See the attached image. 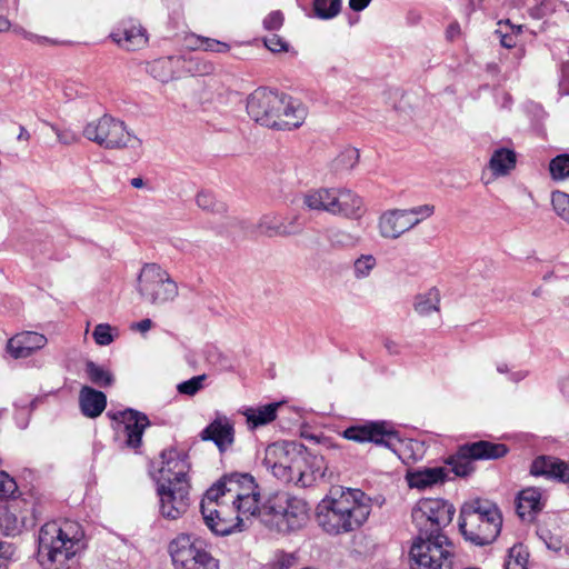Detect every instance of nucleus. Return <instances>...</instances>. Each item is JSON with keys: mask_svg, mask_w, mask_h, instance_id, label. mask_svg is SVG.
<instances>
[{"mask_svg": "<svg viewBox=\"0 0 569 569\" xmlns=\"http://www.w3.org/2000/svg\"><path fill=\"white\" fill-rule=\"evenodd\" d=\"M206 379V375L192 377L191 379L179 383L177 386V390L181 395L194 396L198 391H200L203 388V381Z\"/></svg>", "mask_w": 569, "mask_h": 569, "instance_id": "nucleus-46", "label": "nucleus"}, {"mask_svg": "<svg viewBox=\"0 0 569 569\" xmlns=\"http://www.w3.org/2000/svg\"><path fill=\"white\" fill-rule=\"evenodd\" d=\"M440 293L437 288H431L415 298L413 309L420 316H428L432 311H439Z\"/></svg>", "mask_w": 569, "mask_h": 569, "instance_id": "nucleus-33", "label": "nucleus"}, {"mask_svg": "<svg viewBox=\"0 0 569 569\" xmlns=\"http://www.w3.org/2000/svg\"><path fill=\"white\" fill-rule=\"evenodd\" d=\"M343 436L346 439L357 442H373L393 452L397 451V446L401 442L398 431L387 428V423L383 421L350 427L345 430Z\"/></svg>", "mask_w": 569, "mask_h": 569, "instance_id": "nucleus-14", "label": "nucleus"}, {"mask_svg": "<svg viewBox=\"0 0 569 569\" xmlns=\"http://www.w3.org/2000/svg\"><path fill=\"white\" fill-rule=\"evenodd\" d=\"M383 345L389 355H399L401 352L400 345L391 339H386Z\"/></svg>", "mask_w": 569, "mask_h": 569, "instance_id": "nucleus-61", "label": "nucleus"}, {"mask_svg": "<svg viewBox=\"0 0 569 569\" xmlns=\"http://www.w3.org/2000/svg\"><path fill=\"white\" fill-rule=\"evenodd\" d=\"M14 556L11 543H0V569H8Z\"/></svg>", "mask_w": 569, "mask_h": 569, "instance_id": "nucleus-57", "label": "nucleus"}, {"mask_svg": "<svg viewBox=\"0 0 569 569\" xmlns=\"http://www.w3.org/2000/svg\"><path fill=\"white\" fill-rule=\"evenodd\" d=\"M446 479V470L442 467L423 468L409 470L406 480L410 488L426 489L433 485L443 482Z\"/></svg>", "mask_w": 569, "mask_h": 569, "instance_id": "nucleus-28", "label": "nucleus"}, {"mask_svg": "<svg viewBox=\"0 0 569 569\" xmlns=\"http://www.w3.org/2000/svg\"><path fill=\"white\" fill-rule=\"evenodd\" d=\"M266 515L273 518L280 531H293L302 528L309 519V506L306 500L288 492L272 495L263 505Z\"/></svg>", "mask_w": 569, "mask_h": 569, "instance_id": "nucleus-11", "label": "nucleus"}, {"mask_svg": "<svg viewBox=\"0 0 569 569\" xmlns=\"http://www.w3.org/2000/svg\"><path fill=\"white\" fill-rule=\"evenodd\" d=\"M330 214L347 219H359L365 213L363 200L347 188H332Z\"/></svg>", "mask_w": 569, "mask_h": 569, "instance_id": "nucleus-20", "label": "nucleus"}, {"mask_svg": "<svg viewBox=\"0 0 569 569\" xmlns=\"http://www.w3.org/2000/svg\"><path fill=\"white\" fill-rule=\"evenodd\" d=\"M302 231V226L298 217H292L288 221L281 220V237H290L299 234Z\"/></svg>", "mask_w": 569, "mask_h": 569, "instance_id": "nucleus-52", "label": "nucleus"}, {"mask_svg": "<svg viewBox=\"0 0 569 569\" xmlns=\"http://www.w3.org/2000/svg\"><path fill=\"white\" fill-rule=\"evenodd\" d=\"M283 24V14L281 11H272L263 19V27L267 30H279Z\"/></svg>", "mask_w": 569, "mask_h": 569, "instance_id": "nucleus-53", "label": "nucleus"}, {"mask_svg": "<svg viewBox=\"0 0 569 569\" xmlns=\"http://www.w3.org/2000/svg\"><path fill=\"white\" fill-rule=\"evenodd\" d=\"M48 342L46 336L34 331L14 335L7 342V352L14 359L28 358Z\"/></svg>", "mask_w": 569, "mask_h": 569, "instance_id": "nucleus-22", "label": "nucleus"}, {"mask_svg": "<svg viewBox=\"0 0 569 569\" xmlns=\"http://www.w3.org/2000/svg\"><path fill=\"white\" fill-rule=\"evenodd\" d=\"M455 511V507L442 499L420 500L411 511L418 536L428 538L445 536L442 529L451 523Z\"/></svg>", "mask_w": 569, "mask_h": 569, "instance_id": "nucleus-12", "label": "nucleus"}, {"mask_svg": "<svg viewBox=\"0 0 569 569\" xmlns=\"http://www.w3.org/2000/svg\"><path fill=\"white\" fill-rule=\"evenodd\" d=\"M84 371L88 379L96 386L106 388L113 383V375L91 360L86 362Z\"/></svg>", "mask_w": 569, "mask_h": 569, "instance_id": "nucleus-35", "label": "nucleus"}, {"mask_svg": "<svg viewBox=\"0 0 569 569\" xmlns=\"http://www.w3.org/2000/svg\"><path fill=\"white\" fill-rule=\"evenodd\" d=\"M508 451L505 443L479 440L460 446L457 452L447 459V463L456 476L467 477L475 470L473 461L499 459Z\"/></svg>", "mask_w": 569, "mask_h": 569, "instance_id": "nucleus-13", "label": "nucleus"}, {"mask_svg": "<svg viewBox=\"0 0 569 569\" xmlns=\"http://www.w3.org/2000/svg\"><path fill=\"white\" fill-rule=\"evenodd\" d=\"M197 41L199 42V47L204 51L224 53L230 50L228 43L216 39L199 36L197 37Z\"/></svg>", "mask_w": 569, "mask_h": 569, "instance_id": "nucleus-48", "label": "nucleus"}, {"mask_svg": "<svg viewBox=\"0 0 569 569\" xmlns=\"http://www.w3.org/2000/svg\"><path fill=\"white\" fill-rule=\"evenodd\" d=\"M160 458L162 466L159 469V482L180 485V482H188L187 475L190 469L188 456L184 452L178 451L174 448L166 449L161 452Z\"/></svg>", "mask_w": 569, "mask_h": 569, "instance_id": "nucleus-17", "label": "nucleus"}, {"mask_svg": "<svg viewBox=\"0 0 569 569\" xmlns=\"http://www.w3.org/2000/svg\"><path fill=\"white\" fill-rule=\"evenodd\" d=\"M18 489L13 478L7 472L0 471V500L11 497Z\"/></svg>", "mask_w": 569, "mask_h": 569, "instance_id": "nucleus-50", "label": "nucleus"}, {"mask_svg": "<svg viewBox=\"0 0 569 569\" xmlns=\"http://www.w3.org/2000/svg\"><path fill=\"white\" fill-rule=\"evenodd\" d=\"M93 339L99 346H108L113 341V337L111 335V327L107 323L98 325L93 330Z\"/></svg>", "mask_w": 569, "mask_h": 569, "instance_id": "nucleus-51", "label": "nucleus"}, {"mask_svg": "<svg viewBox=\"0 0 569 569\" xmlns=\"http://www.w3.org/2000/svg\"><path fill=\"white\" fill-rule=\"evenodd\" d=\"M50 128L56 132L57 134V139L59 142L63 143V144H68V143H71L72 141H74V137L68 132H62L60 131L54 124H49Z\"/></svg>", "mask_w": 569, "mask_h": 569, "instance_id": "nucleus-60", "label": "nucleus"}, {"mask_svg": "<svg viewBox=\"0 0 569 569\" xmlns=\"http://www.w3.org/2000/svg\"><path fill=\"white\" fill-rule=\"evenodd\" d=\"M306 465L301 468L303 475L308 476V480H299V487L306 488L312 486L318 479L326 475L327 466L325 458L321 455L313 453L305 447Z\"/></svg>", "mask_w": 569, "mask_h": 569, "instance_id": "nucleus-29", "label": "nucleus"}, {"mask_svg": "<svg viewBox=\"0 0 569 569\" xmlns=\"http://www.w3.org/2000/svg\"><path fill=\"white\" fill-rule=\"evenodd\" d=\"M281 220L276 213L263 214L257 223V230L268 238L281 237Z\"/></svg>", "mask_w": 569, "mask_h": 569, "instance_id": "nucleus-37", "label": "nucleus"}, {"mask_svg": "<svg viewBox=\"0 0 569 569\" xmlns=\"http://www.w3.org/2000/svg\"><path fill=\"white\" fill-rule=\"evenodd\" d=\"M305 446L295 441H276L264 449L262 465L278 480L299 487V480H308L302 467L307 463Z\"/></svg>", "mask_w": 569, "mask_h": 569, "instance_id": "nucleus-5", "label": "nucleus"}, {"mask_svg": "<svg viewBox=\"0 0 569 569\" xmlns=\"http://www.w3.org/2000/svg\"><path fill=\"white\" fill-rule=\"evenodd\" d=\"M420 223L407 209H392L383 212L378 221L379 233L385 239H398Z\"/></svg>", "mask_w": 569, "mask_h": 569, "instance_id": "nucleus-19", "label": "nucleus"}, {"mask_svg": "<svg viewBox=\"0 0 569 569\" xmlns=\"http://www.w3.org/2000/svg\"><path fill=\"white\" fill-rule=\"evenodd\" d=\"M141 299L151 306H163L179 296L177 282L157 263H146L137 279Z\"/></svg>", "mask_w": 569, "mask_h": 569, "instance_id": "nucleus-9", "label": "nucleus"}, {"mask_svg": "<svg viewBox=\"0 0 569 569\" xmlns=\"http://www.w3.org/2000/svg\"><path fill=\"white\" fill-rule=\"evenodd\" d=\"M559 466L560 467L557 470L555 479H559L560 481L569 485V463L560 461Z\"/></svg>", "mask_w": 569, "mask_h": 569, "instance_id": "nucleus-59", "label": "nucleus"}, {"mask_svg": "<svg viewBox=\"0 0 569 569\" xmlns=\"http://www.w3.org/2000/svg\"><path fill=\"white\" fill-rule=\"evenodd\" d=\"M529 552L522 545H515L509 550L505 562V569H528Z\"/></svg>", "mask_w": 569, "mask_h": 569, "instance_id": "nucleus-39", "label": "nucleus"}, {"mask_svg": "<svg viewBox=\"0 0 569 569\" xmlns=\"http://www.w3.org/2000/svg\"><path fill=\"white\" fill-rule=\"evenodd\" d=\"M280 406L281 402H271L264 406L243 409L241 413L246 417L248 429L256 430L272 422L277 418V411Z\"/></svg>", "mask_w": 569, "mask_h": 569, "instance_id": "nucleus-27", "label": "nucleus"}, {"mask_svg": "<svg viewBox=\"0 0 569 569\" xmlns=\"http://www.w3.org/2000/svg\"><path fill=\"white\" fill-rule=\"evenodd\" d=\"M517 157L515 151L500 148L492 153L489 168L495 176H505L516 167Z\"/></svg>", "mask_w": 569, "mask_h": 569, "instance_id": "nucleus-32", "label": "nucleus"}, {"mask_svg": "<svg viewBox=\"0 0 569 569\" xmlns=\"http://www.w3.org/2000/svg\"><path fill=\"white\" fill-rule=\"evenodd\" d=\"M551 204L556 213L569 223V194L562 191H553Z\"/></svg>", "mask_w": 569, "mask_h": 569, "instance_id": "nucleus-44", "label": "nucleus"}, {"mask_svg": "<svg viewBox=\"0 0 569 569\" xmlns=\"http://www.w3.org/2000/svg\"><path fill=\"white\" fill-rule=\"evenodd\" d=\"M110 37L120 47L129 51L142 48L148 41L144 29L140 24L132 22L121 24Z\"/></svg>", "mask_w": 569, "mask_h": 569, "instance_id": "nucleus-23", "label": "nucleus"}, {"mask_svg": "<svg viewBox=\"0 0 569 569\" xmlns=\"http://www.w3.org/2000/svg\"><path fill=\"white\" fill-rule=\"evenodd\" d=\"M407 211L410 213L411 217L420 219L421 222L435 213V206L427 203L407 209Z\"/></svg>", "mask_w": 569, "mask_h": 569, "instance_id": "nucleus-55", "label": "nucleus"}, {"mask_svg": "<svg viewBox=\"0 0 569 569\" xmlns=\"http://www.w3.org/2000/svg\"><path fill=\"white\" fill-rule=\"evenodd\" d=\"M371 0H349V7L353 11H361L368 7Z\"/></svg>", "mask_w": 569, "mask_h": 569, "instance_id": "nucleus-64", "label": "nucleus"}, {"mask_svg": "<svg viewBox=\"0 0 569 569\" xmlns=\"http://www.w3.org/2000/svg\"><path fill=\"white\" fill-rule=\"evenodd\" d=\"M264 46L272 52H282L288 50V43L277 34L266 37Z\"/></svg>", "mask_w": 569, "mask_h": 569, "instance_id": "nucleus-54", "label": "nucleus"}, {"mask_svg": "<svg viewBox=\"0 0 569 569\" xmlns=\"http://www.w3.org/2000/svg\"><path fill=\"white\" fill-rule=\"evenodd\" d=\"M83 532L73 521L44 523L38 535V561L43 569H69L80 548Z\"/></svg>", "mask_w": 569, "mask_h": 569, "instance_id": "nucleus-3", "label": "nucleus"}, {"mask_svg": "<svg viewBox=\"0 0 569 569\" xmlns=\"http://www.w3.org/2000/svg\"><path fill=\"white\" fill-rule=\"evenodd\" d=\"M174 569H220L206 541L194 533H179L168 545Z\"/></svg>", "mask_w": 569, "mask_h": 569, "instance_id": "nucleus-8", "label": "nucleus"}, {"mask_svg": "<svg viewBox=\"0 0 569 569\" xmlns=\"http://www.w3.org/2000/svg\"><path fill=\"white\" fill-rule=\"evenodd\" d=\"M200 438L203 441H212L220 453H223L234 443V426L228 417L218 416L201 431Z\"/></svg>", "mask_w": 569, "mask_h": 569, "instance_id": "nucleus-21", "label": "nucleus"}, {"mask_svg": "<svg viewBox=\"0 0 569 569\" xmlns=\"http://www.w3.org/2000/svg\"><path fill=\"white\" fill-rule=\"evenodd\" d=\"M108 416L118 421V436L124 438L129 448H139L144 429L150 425L148 417L137 410L126 409L118 412H108Z\"/></svg>", "mask_w": 569, "mask_h": 569, "instance_id": "nucleus-16", "label": "nucleus"}, {"mask_svg": "<svg viewBox=\"0 0 569 569\" xmlns=\"http://www.w3.org/2000/svg\"><path fill=\"white\" fill-rule=\"evenodd\" d=\"M371 498L359 489L333 487L319 503L318 525L328 533L359 529L371 513Z\"/></svg>", "mask_w": 569, "mask_h": 569, "instance_id": "nucleus-1", "label": "nucleus"}, {"mask_svg": "<svg viewBox=\"0 0 569 569\" xmlns=\"http://www.w3.org/2000/svg\"><path fill=\"white\" fill-rule=\"evenodd\" d=\"M18 532V518L7 508L0 506V537L14 536Z\"/></svg>", "mask_w": 569, "mask_h": 569, "instance_id": "nucleus-43", "label": "nucleus"}, {"mask_svg": "<svg viewBox=\"0 0 569 569\" xmlns=\"http://www.w3.org/2000/svg\"><path fill=\"white\" fill-rule=\"evenodd\" d=\"M82 134L107 150H136L142 144V141L127 128L122 120L108 113L88 122L83 127Z\"/></svg>", "mask_w": 569, "mask_h": 569, "instance_id": "nucleus-6", "label": "nucleus"}, {"mask_svg": "<svg viewBox=\"0 0 569 569\" xmlns=\"http://www.w3.org/2000/svg\"><path fill=\"white\" fill-rule=\"evenodd\" d=\"M359 150L356 148H346L332 161V170L336 173H348L359 162Z\"/></svg>", "mask_w": 569, "mask_h": 569, "instance_id": "nucleus-34", "label": "nucleus"}, {"mask_svg": "<svg viewBox=\"0 0 569 569\" xmlns=\"http://www.w3.org/2000/svg\"><path fill=\"white\" fill-rule=\"evenodd\" d=\"M326 239L335 250H347L359 246L361 237L340 228H330L326 232Z\"/></svg>", "mask_w": 569, "mask_h": 569, "instance_id": "nucleus-31", "label": "nucleus"}, {"mask_svg": "<svg viewBox=\"0 0 569 569\" xmlns=\"http://www.w3.org/2000/svg\"><path fill=\"white\" fill-rule=\"evenodd\" d=\"M196 202L199 208L207 211L223 212L226 210L224 204L217 202L214 196L208 191H200L197 194Z\"/></svg>", "mask_w": 569, "mask_h": 569, "instance_id": "nucleus-45", "label": "nucleus"}, {"mask_svg": "<svg viewBox=\"0 0 569 569\" xmlns=\"http://www.w3.org/2000/svg\"><path fill=\"white\" fill-rule=\"evenodd\" d=\"M210 488H219L222 492L221 497L230 503H236L237 499H243L244 497L252 495L257 491V483L249 473L233 472L224 475Z\"/></svg>", "mask_w": 569, "mask_h": 569, "instance_id": "nucleus-18", "label": "nucleus"}, {"mask_svg": "<svg viewBox=\"0 0 569 569\" xmlns=\"http://www.w3.org/2000/svg\"><path fill=\"white\" fill-rule=\"evenodd\" d=\"M247 112L257 123L277 130L299 128L307 116L305 107L297 100L262 88L248 97Z\"/></svg>", "mask_w": 569, "mask_h": 569, "instance_id": "nucleus-2", "label": "nucleus"}, {"mask_svg": "<svg viewBox=\"0 0 569 569\" xmlns=\"http://www.w3.org/2000/svg\"><path fill=\"white\" fill-rule=\"evenodd\" d=\"M186 63H188L187 71L193 76L210 74L214 70V66L211 62L199 58H191Z\"/></svg>", "mask_w": 569, "mask_h": 569, "instance_id": "nucleus-47", "label": "nucleus"}, {"mask_svg": "<svg viewBox=\"0 0 569 569\" xmlns=\"http://www.w3.org/2000/svg\"><path fill=\"white\" fill-rule=\"evenodd\" d=\"M496 369L499 373H506L508 375V378L510 381L517 383L521 380H523L527 377L526 371H511L509 366L506 362H498L496 365Z\"/></svg>", "mask_w": 569, "mask_h": 569, "instance_id": "nucleus-56", "label": "nucleus"}, {"mask_svg": "<svg viewBox=\"0 0 569 569\" xmlns=\"http://www.w3.org/2000/svg\"><path fill=\"white\" fill-rule=\"evenodd\" d=\"M500 42H501L502 47L511 49V48L516 47V44H517L516 36L508 34V33L501 34Z\"/></svg>", "mask_w": 569, "mask_h": 569, "instance_id": "nucleus-62", "label": "nucleus"}, {"mask_svg": "<svg viewBox=\"0 0 569 569\" xmlns=\"http://www.w3.org/2000/svg\"><path fill=\"white\" fill-rule=\"evenodd\" d=\"M231 505L234 506L237 515L241 518L256 516L260 511V495L254 492L243 499H237V502Z\"/></svg>", "mask_w": 569, "mask_h": 569, "instance_id": "nucleus-38", "label": "nucleus"}, {"mask_svg": "<svg viewBox=\"0 0 569 569\" xmlns=\"http://www.w3.org/2000/svg\"><path fill=\"white\" fill-rule=\"evenodd\" d=\"M549 171L553 180L569 178V154L561 153L555 157L549 163Z\"/></svg>", "mask_w": 569, "mask_h": 569, "instance_id": "nucleus-42", "label": "nucleus"}, {"mask_svg": "<svg viewBox=\"0 0 569 569\" xmlns=\"http://www.w3.org/2000/svg\"><path fill=\"white\" fill-rule=\"evenodd\" d=\"M189 482H180V485L159 482L157 485L162 517L176 520L186 513L189 507Z\"/></svg>", "mask_w": 569, "mask_h": 569, "instance_id": "nucleus-15", "label": "nucleus"}, {"mask_svg": "<svg viewBox=\"0 0 569 569\" xmlns=\"http://www.w3.org/2000/svg\"><path fill=\"white\" fill-rule=\"evenodd\" d=\"M151 327L152 321L148 318L132 325V329L138 330L142 333L149 331Z\"/></svg>", "mask_w": 569, "mask_h": 569, "instance_id": "nucleus-63", "label": "nucleus"}, {"mask_svg": "<svg viewBox=\"0 0 569 569\" xmlns=\"http://www.w3.org/2000/svg\"><path fill=\"white\" fill-rule=\"evenodd\" d=\"M542 509L541 493L536 488H527L517 497L516 510L522 521L531 522Z\"/></svg>", "mask_w": 569, "mask_h": 569, "instance_id": "nucleus-25", "label": "nucleus"}, {"mask_svg": "<svg viewBox=\"0 0 569 569\" xmlns=\"http://www.w3.org/2000/svg\"><path fill=\"white\" fill-rule=\"evenodd\" d=\"M502 518L499 509L489 501L475 500L462 506L459 530L466 540L476 546L493 542L500 533Z\"/></svg>", "mask_w": 569, "mask_h": 569, "instance_id": "nucleus-4", "label": "nucleus"}, {"mask_svg": "<svg viewBox=\"0 0 569 569\" xmlns=\"http://www.w3.org/2000/svg\"><path fill=\"white\" fill-rule=\"evenodd\" d=\"M332 188H318L307 191L302 197V204L310 211L330 213Z\"/></svg>", "mask_w": 569, "mask_h": 569, "instance_id": "nucleus-30", "label": "nucleus"}, {"mask_svg": "<svg viewBox=\"0 0 569 569\" xmlns=\"http://www.w3.org/2000/svg\"><path fill=\"white\" fill-rule=\"evenodd\" d=\"M560 460L553 457L540 456L536 458L530 467V473L533 476H545L555 478Z\"/></svg>", "mask_w": 569, "mask_h": 569, "instance_id": "nucleus-36", "label": "nucleus"}, {"mask_svg": "<svg viewBox=\"0 0 569 569\" xmlns=\"http://www.w3.org/2000/svg\"><path fill=\"white\" fill-rule=\"evenodd\" d=\"M409 557L411 569H452L453 547L447 536H417Z\"/></svg>", "mask_w": 569, "mask_h": 569, "instance_id": "nucleus-10", "label": "nucleus"}, {"mask_svg": "<svg viewBox=\"0 0 569 569\" xmlns=\"http://www.w3.org/2000/svg\"><path fill=\"white\" fill-rule=\"evenodd\" d=\"M377 266V259L372 254H361L353 261V276L356 279H365L370 276Z\"/></svg>", "mask_w": 569, "mask_h": 569, "instance_id": "nucleus-41", "label": "nucleus"}, {"mask_svg": "<svg viewBox=\"0 0 569 569\" xmlns=\"http://www.w3.org/2000/svg\"><path fill=\"white\" fill-rule=\"evenodd\" d=\"M12 31L16 33V34H19L21 36L22 38L33 42V43H37V44H41V46H54L58 43L57 40H53L51 38H48V37H43V36H38L36 33H32L30 31H27L26 29H23L22 27H13L12 28Z\"/></svg>", "mask_w": 569, "mask_h": 569, "instance_id": "nucleus-49", "label": "nucleus"}, {"mask_svg": "<svg viewBox=\"0 0 569 569\" xmlns=\"http://www.w3.org/2000/svg\"><path fill=\"white\" fill-rule=\"evenodd\" d=\"M219 488H209L200 503V511L207 528L216 536H229L243 530V518L237 515L234 506L221 497Z\"/></svg>", "mask_w": 569, "mask_h": 569, "instance_id": "nucleus-7", "label": "nucleus"}, {"mask_svg": "<svg viewBox=\"0 0 569 569\" xmlns=\"http://www.w3.org/2000/svg\"><path fill=\"white\" fill-rule=\"evenodd\" d=\"M313 10L319 19H332L341 10V0H315Z\"/></svg>", "mask_w": 569, "mask_h": 569, "instance_id": "nucleus-40", "label": "nucleus"}, {"mask_svg": "<svg viewBox=\"0 0 569 569\" xmlns=\"http://www.w3.org/2000/svg\"><path fill=\"white\" fill-rule=\"evenodd\" d=\"M186 62L182 56L163 57L149 64V72L153 78L166 83L179 76Z\"/></svg>", "mask_w": 569, "mask_h": 569, "instance_id": "nucleus-24", "label": "nucleus"}, {"mask_svg": "<svg viewBox=\"0 0 569 569\" xmlns=\"http://www.w3.org/2000/svg\"><path fill=\"white\" fill-rule=\"evenodd\" d=\"M79 405L83 416L97 418L106 409L107 397L102 391L83 386L79 392Z\"/></svg>", "mask_w": 569, "mask_h": 569, "instance_id": "nucleus-26", "label": "nucleus"}, {"mask_svg": "<svg viewBox=\"0 0 569 569\" xmlns=\"http://www.w3.org/2000/svg\"><path fill=\"white\" fill-rule=\"evenodd\" d=\"M560 94H569V63L562 67V79L559 83Z\"/></svg>", "mask_w": 569, "mask_h": 569, "instance_id": "nucleus-58", "label": "nucleus"}]
</instances>
